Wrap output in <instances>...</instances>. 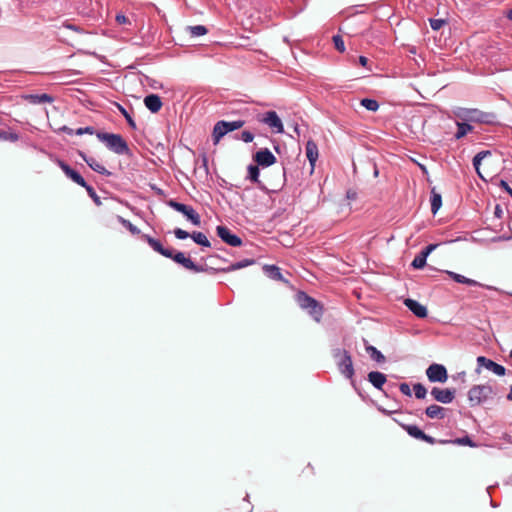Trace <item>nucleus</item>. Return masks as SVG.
Here are the masks:
<instances>
[{"mask_svg":"<svg viewBox=\"0 0 512 512\" xmlns=\"http://www.w3.org/2000/svg\"><path fill=\"white\" fill-rule=\"evenodd\" d=\"M141 240L146 242L155 252L166 258L172 259L175 263L183 266L187 270L193 271L195 273L208 272L211 274L212 267L195 264L189 257H186L183 252L164 247L159 240L151 237L148 234H143L141 236Z\"/></svg>","mask_w":512,"mask_h":512,"instance_id":"1","label":"nucleus"},{"mask_svg":"<svg viewBox=\"0 0 512 512\" xmlns=\"http://www.w3.org/2000/svg\"><path fill=\"white\" fill-rule=\"evenodd\" d=\"M413 390L417 399H424L427 395V390L421 383L414 384Z\"/></svg>","mask_w":512,"mask_h":512,"instance_id":"39","label":"nucleus"},{"mask_svg":"<svg viewBox=\"0 0 512 512\" xmlns=\"http://www.w3.org/2000/svg\"><path fill=\"white\" fill-rule=\"evenodd\" d=\"M426 375L430 382L444 383L447 381L448 375L446 368L441 364H431L427 370Z\"/></svg>","mask_w":512,"mask_h":512,"instance_id":"13","label":"nucleus"},{"mask_svg":"<svg viewBox=\"0 0 512 512\" xmlns=\"http://www.w3.org/2000/svg\"><path fill=\"white\" fill-rule=\"evenodd\" d=\"M465 121L492 124L495 121V114L482 112L478 109H464L459 115Z\"/></svg>","mask_w":512,"mask_h":512,"instance_id":"8","label":"nucleus"},{"mask_svg":"<svg viewBox=\"0 0 512 512\" xmlns=\"http://www.w3.org/2000/svg\"><path fill=\"white\" fill-rule=\"evenodd\" d=\"M494 215L499 219L503 216V210L499 204L495 206Z\"/></svg>","mask_w":512,"mask_h":512,"instance_id":"52","label":"nucleus"},{"mask_svg":"<svg viewBox=\"0 0 512 512\" xmlns=\"http://www.w3.org/2000/svg\"><path fill=\"white\" fill-rule=\"evenodd\" d=\"M19 138L20 136L16 132L0 130V140L2 141L16 142L19 140Z\"/></svg>","mask_w":512,"mask_h":512,"instance_id":"35","label":"nucleus"},{"mask_svg":"<svg viewBox=\"0 0 512 512\" xmlns=\"http://www.w3.org/2000/svg\"><path fill=\"white\" fill-rule=\"evenodd\" d=\"M404 304L415 316L419 318L427 317V308L418 301L408 298L404 301Z\"/></svg>","mask_w":512,"mask_h":512,"instance_id":"20","label":"nucleus"},{"mask_svg":"<svg viewBox=\"0 0 512 512\" xmlns=\"http://www.w3.org/2000/svg\"><path fill=\"white\" fill-rule=\"evenodd\" d=\"M457 132L455 133V139L459 140L463 138L468 132L473 130V126L466 122H457Z\"/></svg>","mask_w":512,"mask_h":512,"instance_id":"30","label":"nucleus"},{"mask_svg":"<svg viewBox=\"0 0 512 512\" xmlns=\"http://www.w3.org/2000/svg\"><path fill=\"white\" fill-rule=\"evenodd\" d=\"M253 160L256 162L257 165L262 167H269L276 162L275 156L267 148L260 149L259 151H257L253 155Z\"/></svg>","mask_w":512,"mask_h":512,"instance_id":"16","label":"nucleus"},{"mask_svg":"<svg viewBox=\"0 0 512 512\" xmlns=\"http://www.w3.org/2000/svg\"><path fill=\"white\" fill-rule=\"evenodd\" d=\"M477 363L498 376H504L506 373V368L504 366L486 358L485 356L477 357Z\"/></svg>","mask_w":512,"mask_h":512,"instance_id":"17","label":"nucleus"},{"mask_svg":"<svg viewBox=\"0 0 512 512\" xmlns=\"http://www.w3.org/2000/svg\"><path fill=\"white\" fill-rule=\"evenodd\" d=\"M240 139L244 141L245 143H250L254 139V134L250 131L244 130L241 133Z\"/></svg>","mask_w":512,"mask_h":512,"instance_id":"45","label":"nucleus"},{"mask_svg":"<svg viewBox=\"0 0 512 512\" xmlns=\"http://www.w3.org/2000/svg\"><path fill=\"white\" fill-rule=\"evenodd\" d=\"M360 103L363 107L372 112H376L379 108V103L375 99L364 98Z\"/></svg>","mask_w":512,"mask_h":512,"instance_id":"34","label":"nucleus"},{"mask_svg":"<svg viewBox=\"0 0 512 512\" xmlns=\"http://www.w3.org/2000/svg\"><path fill=\"white\" fill-rule=\"evenodd\" d=\"M374 175H375V176H377V175H378V170H377V168H375Z\"/></svg>","mask_w":512,"mask_h":512,"instance_id":"62","label":"nucleus"},{"mask_svg":"<svg viewBox=\"0 0 512 512\" xmlns=\"http://www.w3.org/2000/svg\"><path fill=\"white\" fill-rule=\"evenodd\" d=\"M59 132H63V133H66V134H69V135H73L75 133V131L71 128H69L68 126L64 125L62 127H60L58 129Z\"/></svg>","mask_w":512,"mask_h":512,"instance_id":"51","label":"nucleus"},{"mask_svg":"<svg viewBox=\"0 0 512 512\" xmlns=\"http://www.w3.org/2000/svg\"><path fill=\"white\" fill-rule=\"evenodd\" d=\"M453 443L455 444H458V445H466V446H469V447H476V443L472 441V439L469 437V436H464V437H461V438H457L453 441Z\"/></svg>","mask_w":512,"mask_h":512,"instance_id":"41","label":"nucleus"},{"mask_svg":"<svg viewBox=\"0 0 512 512\" xmlns=\"http://www.w3.org/2000/svg\"><path fill=\"white\" fill-rule=\"evenodd\" d=\"M425 265H426V258L421 253L417 254L411 263V266L415 269H421Z\"/></svg>","mask_w":512,"mask_h":512,"instance_id":"38","label":"nucleus"},{"mask_svg":"<svg viewBox=\"0 0 512 512\" xmlns=\"http://www.w3.org/2000/svg\"><path fill=\"white\" fill-rule=\"evenodd\" d=\"M67 27L70 29H75V27L73 25H68Z\"/></svg>","mask_w":512,"mask_h":512,"instance_id":"63","label":"nucleus"},{"mask_svg":"<svg viewBox=\"0 0 512 512\" xmlns=\"http://www.w3.org/2000/svg\"><path fill=\"white\" fill-rule=\"evenodd\" d=\"M506 17L512 21V9H509L506 13Z\"/></svg>","mask_w":512,"mask_h":512,"instance_id":"57","label":"nucleus"},{"mask_svg":"<svg viewBox=\"0 0 512 512\" xmlns=\"http://www.w3.org/2000/svg\"><path fill=\"white\" fill-rule=\"evenodd\" d=\"M259 121L267 124L275 133L284 132L283 123L275 111H268L265 114L261 115Z\"/></svg>","mask_w":512,"mask_h":512,"instance_id":"12","label":"nucleus"},{"mask_svg":"<svg viewBox=\"0 0 512 512\" xmlns=\"http://www.w3.org/2000/svg\"><path fill=\"white\" fill-rule=\"evenodd\" d=\"M244 123L245 122L243 120H236L231 122L224 120L218 121L214 125L212 132L213 143L215 145L218 144L222 137H224L227 133L231 131L241 128L244 125Z\"/></svg>","mask_w":512,"mask_h":512,"instance_id":"6","label":"nucleus"},{"mask_svg":"<svg viewBox=\"0 0 512 512\" xmlns=\"http://www.w3.org/2000/svg\"><path fill=\"white\" fill-rule=\"evenodd\" d=\"M332 40H333L335 49L337 51H339L340 53H343L345 51V44H344L342 36L334 35Z\"/></svg>","mask_w":512,"mask_h":512,"instance_id":"40","label":"nucleus"},{"mask_svg":"<svg viewBox=\"0 0 512 512\" xmlns=\"http://www.w3.org/2000/svg\"><path fill=\"white\" fill-rule=\"evenodd\" d=\"M187 30L192 37L203 36L208 33V29L204 25L188 26Z\"/></svg>","mask_w":512,"mask_h":512,"instance_id":"33","label":"nucleus"},{"mask_svg":"<svg viewBox=\"0 0 512 512\" xmlns=\"http://www.w3.org/2000/svg\"><path fill=\"white\" fill-rule=\"evenodd\" d=\"M496 395V391L490 384L473 385L467 393L471 407L480 406Z\"/></svg>","mask_w":512,"mask_h":512,"instance_id":"5","label":"nucleus"},{"mask_svg":"<svg viewBox=\"0 0 512 512\" xmlns=\"http://www.w3.org/2000/svg\"><path fill=\"white\" fill-rule=\"evenodd\" d=\"M399 389L401 391L402 394L406 395V396H411V389H410V386L407 384V383H401L399 385Z\"/></svg>","mask_w":512,"mask_h":512,"instance_id":"47","label":"nucleus"},{"mask_svg":"<svg viewBox=\"0 0 512 512\" xmlns=\"http://www.w3.org/2000/svg\"><path fill=\"white\" fill-rule=\"evenodd\" d=\"M116 21L118 24H126L128 23V18L123 14H118L116 16Z\"/></svg>","mask_w":512,"mask_h":512,"instance_id":"50","label":"nucleus"},{"mask_svg":"<svg viewBox=\"0 0 512 512\" xmlns=\"http://www.w3.org/2000/svg\"><path fill=\"white\" fill-rule=\"evenodd\" d=\"M307 130V126L304 124H294V132L297 135L298 142H300L301 135H303L304 137L306 136Z\"/></svg>","mask_w":512,"mask_h":512,"instance_id":"43","label":"nucleus"},{"mask_svg":"<svg viewBox=\"0 0 512 512\" xmlns=\"http://www.w3.org/2000/svg\"><path fill=\"white\" fill-rule=\"evenodd\" d=\"M378 410H379L382 414L387 415V416H390V415L393 413V411L387 410V409H385V408H383V407H378Z\"/></svg>","mask_w":512,"mask_h":512,"instance_id":"54","label":"nucleus"},{"mask_svg":"<svg viewBox=\"0 0 512 512\" xmlns=\"http://www.w3.org/2000/svg\"><path fill=\"white\" fill-rule=\"evenodd\" d=\"M430 393L434 400L443 404H449L455 398V390L450 388L433 387Z\"/></svg>","mask_w":512,"mask_h":512,"instance_id":"14","label":"nucleus"},{"mask_svg":"<svg viewBox=\"0 0 512 512\" xmlns=\"http://www.w3.org/2000/svg\"><path fill=\"white\" fill-rule=\"evenodd\" d=\"M305 153H306V157L311 165V168L313 169L314 166H315V163L318 159V147L316 145V143L311 140V139H308L306 141V145H305Z\"/></svg>","mask_w":512,"mask_h":512,"instance_id":"23","label":"nucleus"},{"mask_svg":"<svg viewBox=\"0 0 512 512\" xmlns=\"http://www.w3.org/2000/svg\"><path fill=\"white\" fill-rule=\"evenodd\" d=\"M365 350L369 354L370 358L373 361H375L377 363L385 362V360H386L385 356L376 347L366 343Z\"/></svg>","mask_w":512,"mask_h":512,"instance_id":"28","label":"nucleus"},{"mask_svg":"<svg viewBox=\"0 0 512 512\" xmlns=\"http://www.w3.org/2000/svg\"><path fill=\"white\" fill-rule=\"evenodd\" d=\"M166 204L175 211L182 213L193 225H201V217L192 206L180 203L174 199H169L166 201Z\"/></svg>","mask_w":512,"mask_h":512,"instance_id":"7","label":"nucleus"},{"mask_svg":"<svg viewBox=\"0 0 512 512\" xmlns=\"http://www.w3.org/2000/svg\"><path fill=\"white\" fill-rule=\"evenodd\" d=\"M216 233L217 236L226 244L232 246V247H239L242 245V239L237 236L236 234H233L231 230L224 226L219 225L216 227Z\"/></svg>","mask_w":512,"mask_h":512,"instance_id":"11","label":"nucleus"},{"mask_svg":"<svg viewBox=\"0 0 512 512\" xmlns=\"http://www.w3.org/2000/svg\"><path fill=\"white\" fill-rule=\"evenodd\" d=\"M507 400L512 401V385L510 386V391L507 395Z\"/></svg>","mask_w":512,"mask_h":512,"instance_id":"58","label":"nucleus"},{"mask_svg":"<svg viewBox=\"0 0 512 512\" xmlns=\"http://www.w3.org/2000/svg\"><path fill=\"white\" fill-rule=\"evenodd\" d=\"M436 248L435 244H429L420 253L427 259L428 255Z\"/></svg>","mask_w":512,"mask_h":512,"instance_id":"48","label":"nucleus"},{"mask_svg":"<svg viewBox=\"0 0 512 512\" xmlns=\"http://www.w3.org/2000/svg\"><path fill=\"white\" fill-rule=\"evenodd\" d=\"M430 202H431V212L433 213V215H435L442 205L441 195L436 193L434 190H432Z\"/></svg>","mask_w":512,"mask_h":512,"instance_id":"32","label":"nucleus"},{"mask_svg":"<svg viewBox=\"0 0 512 512\" xmlns=\"http://www.w3.org/2000/svg\"><path fill=\"white\" fill-rule=\"evenodd\" d=\"M203 165L207 168V158L205 156L203 157Z\"/></svg>","mask_w":512,"mask_h":512,"instance_id":"59","label":"nucleus"},{"mask_svg":"<svg viewBox=\"0 0 512 512\" xmlns=\"http://www.w3.org/2000/svg\"><path fill=\"white\" fill-rule=\"evenodd\" d=\"M447 409L437 404H432L425 409V414L430 419L442 420L446 417Z\"/></svg>","mask_w":512,"mask_h":512,"instance_id":"24","label":"nucleus"},{"mask_svg":"<svg viewBox=\"0 0 512 512\" xmlns=\"http://www.w3.org/2000/svg\"><path fill=\"white\" fill-rule=\"evenodd\" d=\"M247 171H248L247 179H249L253 183L260 184V180H259V173H260L259 165H257V164L256 165L250 164L247 167Z\"/></svg>","mask_w":512,"mask_h":512,"instance_id":"31","label":"nucleus"},{"mask_svg":"<svg viewBox=\"0 0 512 512\" xmlns=\"http://www.w3.org/2000/svg\"><path fill=\"white\" fill-rule=\"evenodd\" d=\"M78 154L79 156L83 159V161L95 172L101 174V175H105V176H110L111 175V172L108 171L103 165H101L100 163L97 162V160L93 157H90L88 155H86L84 152L82 151H78Z\"/></svg>","mask_w":512,"mask_h":512,"instance_id":"19","label":"nucleus"},{"mask_svg":"<svg viewBox=\"0 0 512 512\" xmlns=\"http://www.w3.org/2000/svg\"><path fill=\"white\" fill-rule=\"evenodd\" d=\"M118 108H119V111L121 112V114L125 117L129 127L133 130H136L137 129L136 123H135L134 119L132 118V116L128 113V111L121 105H118Z\"/></svg>","mask_w":512,"mask_h":512,"instance_id":"37","label":"nucleus"},{"mask_svg":"<svg viewBox=\"0 0 512 512\" xmlns=\"http://www.w3.org/2000/svg\"><path fill=\"white\" fill-rule=\"evenodd\" d=\"M490 154H491V152L489 150H483V151L478 152L476 155L480 156L481 159L483 160L485 157H487Z\"/></svg>","mask_w":512,"mask_h":512,"instance_id":"53","label":"nucleus"},{"mask_svg":"<svg viewBox=\"0 0 512 512\" xmlns=\"http://www.w3.org/2000/svg\"><path fill=\"white\" fill-rule=\"evenodd\" d=\"M25 99L31 104L52 103L54 101L53 96L46 93L29 94L25 96Z\"/></svg>","mask_w":512,"mask_h":512,"instance_id":"26","label":"nucleus"},{"mask_svg":"<svg viewBox=\"0 0 512 512\" xmlns=\"http://www.w3.org/2000/svg\"><path fill=\"white\" fill-rule=\"evenodd\" d=\"M283 41H284L285 43H288V36H284V37H283Z\"/></svg>","mask_w":512,"mask_h":512,"instance_id":"61","label":"nucleus"},{"mask_svg":"<svg viewBox=\"0 0 512 512\" xmlns=\"http://www.w3.org/2000/svg\"><path fill=\"white\" fill-rule=\"evenodd\" d=\"M368 381L378 390H382L386 383V375L379 371H371L368 373Z\"/></svg>","mask_w":512,"mask_h":512,"instance_id":"25","label":"nucleus"},{"mask_svg":"<svg viewBox=\"0 0 512 512\" xmlns=\"http://www.w3.org/2000/svg\"><path fill=\"white\" fill-rule=\"evenodd\" d=\"M227 185H228V183H227L225 180H223V182H222L221 186H222V187H227Z\"/></svg>","mask_w":512,"mask_h":512,"instance_id":"60","label":"nucleus"},{"mask_svg":"<svg viewBox=\"0 0 512 512\" xmlns=\"http://www.w3.org/2000/svg\"><path fill=\"white\" fill-rule=\"evenodd\" d=\"M254 263H255L254 259H243L241 261L232 263V264H230L227 267H223V268H213L212 267L211 268V274L229 273V272H232V271H235V270H238V269L245 268V267L250 266V265H252Z\"/></svg>","mask_w":512,"mask_h":512,"instance_id":"18","label":"nucleus"},{"mask_svg":"<svg viewBox=\"0 0 512 512\" xmlns=\"http://www.w3.org/2000/svg\"><path fill=\"white\" fill-rule=\"evenodd\" d=\"M367 62H368V59H367L365 56H360V57H359V63H360L362 66H366V65H367Z\"/></svg>","mask_w":512,"mask_h":512,"instance_id":"55","label":"nucleus"},{"mask_svg":"<svg viewBox=\"0 0 512 512\" xmlns=\"http://www.w3.org/2000/svg\"><path fill=\"white\" fill-rule=\"evenodd\" d=\"M294 301L301 310L306 312L313 320L320 322L323 316V305L315 298L309 296L301 290H297L294 295Z\"/></svg>","mask_w":512,"mask_h":512,"instance_id":"2","label":"nucleus"},{"mask_svg":"<svg viewBox=\"0 0 512 512\" xmlns=\"http://www.w3.org/2000/svg\"><path fill=\"white\" fill-rule=\"evenodd\" d=\"M97 138L105 143L106 147L113 151L118 155H130L131 150L124 140V138L119 134L107 133V132H97Z\"/></svg>","mask_w":512,"mask_h":512,"instance_id":"4","label":"nucleus"},{"mask_svg":"<svg viewBox=\"0 0 512 512\" xmlns=\"http://www.w3.org/2000/svg\"><path fill=\"white\" fill-rule=\"evenodd\" d=\"M173 233L177 239L184 240L188 237H191L192 240L198 245H201L203 247L211 246V242L208 240L206 235L202 232L194 231L190 234L181 228H175Z\"/></svg>","mask_w":512,"mask_h":512,"instance_id":"10","label":"nucleus"},{"mask_svg":"<svg viewBox=\"0 0 512 512\" xmlns=\"http://www.w3.org/2000/svg\"><path fill=\"white\" fill-rule=\"evenodd\" d=\"M447 274L449 275V277L451 279H453L455 282L460 283V284H465V285H468V286L485 287V288L490 289V290L494 289L492 286L483 285V284H481L480 282H478L476 280L467 278L464 275H461V274H458V273H455V272H452V271H447Z\"/></svg>","mask_w":512,"mask_h":512,"instance_id":"22","label":"nucleus"},{"mask_svg":"<svg viewBox=\"0 0 512 512\" xmlns=\"http://www.w3.org/2000/svg\"><path fill=\"white\" fill-rule=\"evenodd\" d=\"M96 133L97 132L95 131L94 127H92V126L80 127L77 130H75V134L76 135H83V134L93 135V134H96Z\"/></svg>","mask_w":512,"mask_h":512,"instance_id":"44","label":"nucleus"},{"mask_svg":"<svg viewBox=\"0 0 512 512\" xmlns=\"http://www.w3.org/2000/svg\"><path fill=\"white\" fill-rule=\"evenodd\" d=\"M144 105L151 113H158L162 106V100L157 94H149L144 98Z\"/></svg>","mask_w":512,"mask_h":512,"instance_id":"21","label":"nucleus"},{"mask_svg":"<svg viewBox=\"0 0 512 512\" xmlns=\"http://www.w3.org/2000/svg\"><path fill=\"white\" fill-rule=\"evenodd\" d=\"M444 24L443 19H430V26L433 30H439Z\"/></svg>","mask_w":512,"mask_h":512,"instance_id":"46","label":"nucleus"},{"mask_svg":"<svg viewBox=\"0 0 512 512\" xmlns=\"http://www.w3.org/2000/svg\"><path fill=\"white\" fill-rule=\"evenodd\" d=\"M85 190L87 191L89 197L93 200V202L95 203L96 206H101L102 205V202H101V199L100 197L97 195L96 191L94 190V188L89 185L88 183H86V187H84Z\"/></svg>","mask_w":512,"mask_h":512,"instance_id":"36","label":"nucleus"},{"mask_svg":"<svg viewBox=\"0 0 512 512\" xmlns=\"http://www.w3.org/2000/svg\"><path fill=\"white\" fill-rule=\"evenodd\" d=\"M144 78H145L146 84L149 87H151L152 89L157 90V89H162L163 88V84L160 81H158V80H156L154 78H151L149 76H144Z\"/></svg>","mask_w":512,"mask_h":512,"instance_id":"42","label":"nucleus"},{"mask_svg":"<svg viewBox=\"0 0 512 512\" xmlns=\"http://www.w3.org/2000/svg\"><path fill=\"white\" fill-rule=\"evenodd\" d=\"M481 161H482V159H481V157H480V156H478V155H475V156H474V158H473V161H472V162H473V166H474L475 170L477 171V173H478L480 176H481V174H480V171H479V166H480V164H481Z\"/></svg>","mask_w":512,"mask_h":512,"instance_id":"49","label":"nucleus"},{"mask_svg":"<svg viewBox=\"0 0 512 512\" xmlns=\"http://www.w3.org/2000/svg\"><path fill=\"white\" fill-rule=\"evenodd\" d=\"M422 171L427 172L425 166H421Z\"/></svg>","mask_w":512,"mask_h":512,"instance_id":"64","label":"nucleus"},{"mask_svg":"<svg viewBox=\"0 0 512 512\" xmlns=\"http://www.w3.org/2000/svg\"><path fill=\"white\" fill-rule=\"evenodd\" d=\"M56 163L69 179H71L73 182L80 185L81 187H86L87 182L80 175V173H78L76 170L71 168L65 161H63L61 159H57Z\"/></svg>","mask_w":512,"mask_h":512,"instance_id":"15","label":"nucleus"},{"mask_svg":"<svg viewBox=\"0 0 512 512\" xmlns=\"http://www.w3.org/2000/svg\"><path fill=\"white\" fill-rule=\"evenodd\" d=\"M117 221L126 228L131 234L133 235H139L140 237L143 235L141 233L140 229L137 228L134 224H132L129 220L123 218L122 216H117Z\"/></svg>","mask_w":512,"mask_h":512,"instance_id":"29","label":"nucleus"},{"mask_svg":"<svg viewBox=\"0 0 512 512\" xmlns=\"http://www.w3.org/2000/svg\"><path fill=\"white\" fill-rule=\"evenodd\" d=\"M395 421L401 426V428L403 430H405L407 432V434L412 437V438H415L417 440H421V441H424L426 443H429L431 445H434L436 443H446V441L444 440H437L435 439L434 437L430 436V435H427L426 433H424L417 425H412V424H405V423H401L399 422L398 420L395 419Z\"/></svg>","mask_w":512,"mask_h":512,"instance_id":"9","label":"nucleus"},{"mask_svg":"<svg viewBox=\"0 0 512 512\" xmlns=\"http://www.w3.org/2000/svg\"><path fill=\"white\" fill-rule=\"evenodd\" d=\"M263 270L269 278L286 282V279L281 274L280 268L276 265H264Z\"/></svg>","mask_w":512,"mask_h":512,"instance_id":"27","label":"nucleus"},{"mask_svg":"<svg viewBox=\"0 0 512 512\" xmlns=\"http://www.w3.org/2000/svg\"><path fill=\"white\" fill-rule=\"evenodd\" d=\"M333 357L336 360L338 371L342 376L351 381L352 386L356 389L354 381L355 370L353 366L352 356L345 349L336 348L333 350Z\"/></svg>","mask_w":512,"mask_h":512,"instance_id":"3","label":"nucleus"},{"mask_svg":"<svg viewBox=\"0 0 512 512\" xmlns=\"http://www.w3.org/2000/svg\"><path fill=\"white\" fill-rule=\"evenodd\" d=\"M158 195H164V191L160 188H157L155 186L152 187Z\"/></svg>","mask_w":512,"mask_h":512,"instance_id":"56","label":"nucleus"}]
</instances>
